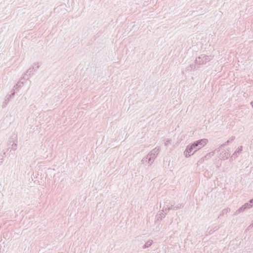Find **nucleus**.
<instances>
[{"instance_id":"obj_1","label":"nucleus","mask_w":253,"mask_h":253,"mask_svg":"<svg viewBox=\"0 0 253 253\" xmlns=\"http://www.w3.org/2000/svg\"><path fill=\"white\" fill-rule=\"evenodd\" d=\"M197 145H198V144H195V145L193 144V145L192 146V148H193V147L195 148V147L196 146H197Z\"/></svg>"},{"instance_id":"obj_2","label":"nucleus","mask_w":253,"mask_h":253,"mask_svg":"<svg viewBox=\"0 0 253 253\" xmlns=\"http://www.w3.org/2000/svg\"><path fill=\"white\" fill-rule=\"evenodd\" d=\"M202 141H202V140H201V141H199V143H201V142H202Z\"/></svg>"}]
</instances>
